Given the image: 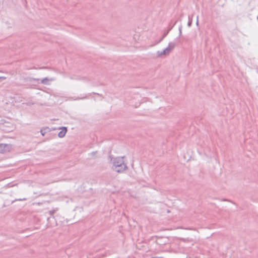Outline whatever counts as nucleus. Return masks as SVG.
Listing matches in <instances>:
<instances>
[{"label":"nucleus","mask_w":258,"mask_h":258,"mask_svg":"<svg viewBox=\"0 0 258 258\" xmlns=\"http://www.w3.org/2000/svg\"><path fill=\"white\" fill-rule=\"evenodd\" d=\"M124 157H118L111 159L112 169L118 173L122 172L127 169V167L124 163Z\"/></svg>","instance_id":"f257e3e1"},{"label":"nucleus","mask_w":258,"mask_h":258,"mask_svg":"<svg viewBox=\"0 0 258 258\" xmlns=\"http://www.w3.org/2000/svg\"><path fill=\"white\" fill-rule=\"evenodd\" d=\"M175 47V43L170 42L169 43L168 46L164 49L163 51H158L157 52L158 57H162L166 56L170 54V53L173 50Z\"/></svg>","instance_id":"f03ea898"},{"label":"nucleus","mask_w":258,"mask_h":258,"mask_svg":"<svg viewBox=\"0 0 258 258\" xmlns=\"http://www.w3.org/2000/svg\"><path fill=\"white\" fill-rule=\"evenodd\" d=\"M13 149L12 144H0V153H7L11 152Z\"/></svg>","instance_id":"7ed1b4c3"},{"label":"nucleus","mask_w":258,"mask_h":258,"mask_svg":"<svg viewBox=\"0 0 258 258\" xmlns=\"http://www.w3.org/2000/svg\"><path fill=\"white\" fill-rule=\"evenodd\" d=\"M55 79L54 78H48L47 77H46L42 80H40V82L41 84L44 85H48L50 84V82L54 81Z\"/></svg>","instance_id":"20e7f679"},{"label":"nucleus","mask_w":258,"mask_h":258,"mask_svg":"<svg viewBox=\"0 0 258 258\" xmlns=\"http://www.w3.org/2000/svg\"><path fill=\"white\" fill-rule=\"evenodd\" d=\"M59 129L61 130V131L58 133V136L59 138H63L67 133V128L63 126L60 127Z\"/></svg>","instance_id":"39448f33"},{"label":"nucleus","mask_w":258,"mask_h":258,"mask_svg":"<svg viewBox=\"0 0 258 258\" xmlns=\"http://www.w3.org/2000/svg\"><path fill=\"white\" fill-rule=\"evenodd\" d=\"M188 22L187 25L188 27H190L192 24V18H190V17H188Z\"/></svg>","instance_id":"423d86ee"},{"label":"nucleus","mask_w":258,"mask_h":258,"mask_svg":"<svg viewBox=\"0 0 258 258\" xmlns=\"http://www.w3.org/2000/svg\"><path fill=\"white\" fill-rule=\"evenodd\" d=\"M55 212V210H52V211H50L49 212V214L51 215H52Z\"/></svg>","instance_id":"0eeeda50"},{"label":"nucleus","mask_w":258,"mask_h":258,"mask_svg":"<svg viewBox=\"0 0 258 258\" xmlns=\"http://www.w3.org/2000/svg\"><path fill=\"white\" fill-rule=\"evenodd\" d=\"M199 16H198L197 17V22H196V25H197V26H198V25H199Z\"/></svg>","instance_id":"6e6552de"},{"label":"nucleus","mask_w":258,"mask_h":258,"mask_svg":"<svg viewBox=\"0 0 258 258\" xmlns=\"http://www.w3.org/2000/svg\"><path fill=\"white\" fill-rule=\"evenodd\" d=\"M6 78H7L6 77H4V76L0 77L1 81L6 80Z\"/></svg>","instance_id":"1a4fd4ad"},{"label":"nucleus","mask_w":258,"mask_h":258,"mask_svg":"<svg viewBox=\"0 0 258 258\" xmlns=\"http://www.w3.org/2000/svg\"><path fill=\"white\" fill-rule=\"evenodd\" d=\"M40 133H41V135H42L43 136H44L45 135V133L44 132H43V130H41V131H40Z\"/></svg>","instance_id":"9d476101"},{"label":"nucleus","mask_w":258,"mask_h":258,"mask_svg":"<svg viewBox=\"0 0 258 258\" xmlns=\"http://www.w3.org/2000/svg\"><path fill=\"white\" fill-rule=\"evenodd\" d=\"M85 98H86V97H82V98H77L74 99V100L83 99H85Z\"/></svg>","instance_id":"9b49d317"},{"label":"nucleus","mask_w":258,"mask_h":258,"mask_svg":"<svg viewBox=\"0 0 258 258\" xmlns=\"http://www.w3.org/2000/svg\"><path fill=\"white\" fill-rule=\"evenodd\" d=\"M96 154V152H92L91 154V155L93 157Z\"/></svg>","instance_id":"f8f14e48"},{"label":"nucleus","mask_w":258,"mask_h":258,"mask_svg":"<svg viewBox=\"0 0 258 258\" xmlns=\"http://www.w3.org/2000/svg\"><path fill=\"white\" fill-rule=\"evenodd\" d=\"M152 258H163V257H161V256H156V257H153Z\"/></svg>","instance_id":"ddd939ff"},{"label":"nucleus","mask_w":258,"mask_h":258,"mask_svg":"<svg viewBox=\"0 0 258 258\" xmlns=\"http://www.w3.org/2000/svg\"><path fill=\"white\" fill-rule=\"evenodd\" d=\"M33 80H35V81H39V80H39V79H33Z\"/></svg>","instance_id":"4468645a"},{"label":"nucleus","mask_w":258,"mask_h":258,"mask_svg":"<svg viewBox=\"0 0 258 258\" xmlns=\"http://www.w3.org/2000/svg\"><path fill=\"white\" fill-rule=\"evenodd\" d=\"M26 199H19V200H17L18 201H22V200H25Z\"/></svg>","instance_id":"2eb2a0df"}]
</instances>
